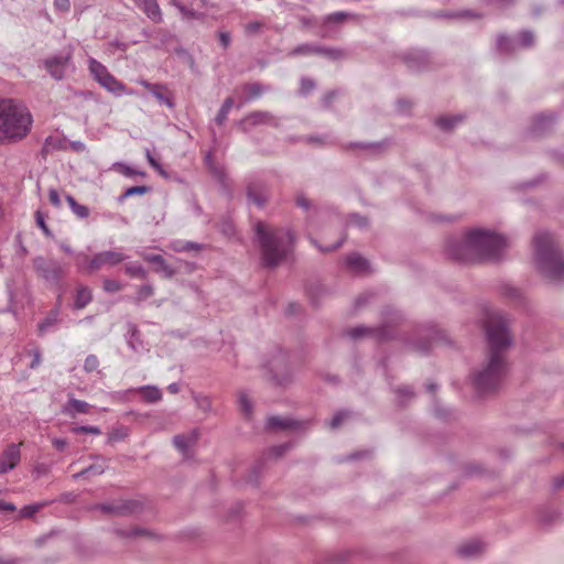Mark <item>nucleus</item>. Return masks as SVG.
Here are the masks:
<instances>
[{"mask_svg":"<svg viewBox=\"0 0 564 564\" xmlns=\"http://www.w3.org/2000/svg\"><path fill=\"white\" fill-rule=\"evenodd\" d=\"M446 256L460 263H480L494 254V230L470 227L451 236L444 245Z\"/></svg>","mask_w":564,"mask_h":564,"instance_id":"obj_1","label":"nucleus"},{"mask_svg":"<svg viewBox=\"0 0 564 564\" xmlns=\"http://www.w3.org/2000/svg\"><path fill=\"white\" fill-rule=\"evenodd\" d=\"M532 260L540 274L552 282L564 280V253L553 234L538 230L532 238Z\"/></svg>","mask_w":564,"mask_h":564,"instance_id":"obj_2","label":"nucleus"},{"mask_svg":"<svg viewBox=\"0 0 564 564\" xmlns=\"http://www.w3.org/2000/svg\"><path fill=\"white\" fill-rule=\"evenodd\" d=\"M261 259L265 267H276L286 258L293 245V236L289 229L273 228L262 221L254 225Z\"/></svg>","mask_w":564,"mask_h":564,"instance_id":"obj_3","label":"nucleus"},{"mask_svg":"<svg viewBox=\"0 0 564 564\" xmlns=\"http://www.w3.org/2000/svg\"><path fill=\"white\" fill-rule=\"evenodd\" d=\"M32 117L28 109L12 99L0 100V143L24 138Z\"/></svg>","mask_w":564,"mask_h":564,"instance_id":"obj_4","label":"nucleus"},{"mask_svg":"<svg viewBox=\"0 0 564 564\" xmlns=\"http://www.w3.org/2000/svg\"><path fill=\"white\" fill-rule=\"evenodd\" d=\"M482 315L479 324L487 339L488 356L486 367L473 377V386L478 397H484L494 386V315L489 307L484 310Z\"/></svg>","mask_w":564,"mask_h":564,"instance_id":"obj_5","label":"nucleus"},{"mask_svg":"<svg viewBox=\"0 0 564 564\" xmlns=\"http://www.w3.org/2000/svg\"><path fill=\"white\" fill-rule=\"evenodd\" d=\"M513 340L510 319L496 313V378L507 369L503 354L512 347Z\"/></svg>","mask_w":564,"mask_h":564,"instance_id":"obj_6","label":"nucleus"},{"mask_svg":"<svg viewBox=\"0 0 564 564\" xmlns=\"http://www.w3.org/2000/svg\"><path fill=\"white\" fill-rule=\"evenodd\" d=\"M40 67L45 69L53 79L63 80L76 69L73 62V51L68 48L48 55L40 62Z\"/></svg>","mask_w":564,"mask_h":564,"instance_id":"obj_7","label":"nucleus"},{"mask_svg":"<svg viewBox=\"0 0 564 564\" xmlns=\"http://www.w3.org/2000/svg\"><path fill=\"white\" fill-rule=\"evenodd\" d=\"M33 267L36 273L46 281L57 282L63 274V267L53 259L37 257L33 260Z\"/></svg>","mask_w":564,"mask_h":564,"instance_id":"obj_8","label":"nucleus"},{"mask_svg":"<svg viewBox=\"0 0 564 564\" xmlns=\"http://www.w3.org/2000/svg\"><path fill=\"white\" fill-rule=\"evenodd\" d=\"M128 257L118 250H106L96 253L89 261L90 271L99 270L102 267H115L126 260Z\"/></svg>","mask_w":564,"mask_h":564,"instance_id":"obj_9","label":"nucleus"},{"mask_svg":"<svg viewBox=\"0 0 564 564\" xmlns=\"http://www.w3.org/2000/svg\"><path fill=\"white\" fill-rule=\"evenodd\" d=\"M140 505L134 500H119L108 503L96 505L95 509L115 516H127L134 513Z\"/></svg>","mask_w":564,"mask_h":564,"instance_id":"obj_10","label":"nucleus"},{"mask_svg":"<svg viewBox=\"0 0 564 564\" xmlns=\"http://www.w3.org/2000/svg\"><path fill=\"white\" fill-rule=\"evenodd\" d=\"M534 43V35L530 31L521 32L517 39H509L505 35L499 36L497 45L503 51H514L516 48H525L532 46Z\"/></svg>","mask_w":564,"mask_h":564,"instance_id":"obj_11","label":"nucleus"},{"mask_svg":"<svg viewBox=\"0 0 564 564\" xmlns=\"http://www.w3.org/2000/svg\"><path fill=\"white\" fill-rule=\"evenodd\" d=\"M347 335L354 339L361 337H372L378 340H386L392 336V333L388 330L386 326L367 327L360 325L348 329Z\"/></svg>","mask_w":564,"mask_h":564,"instance_id":"obj_12","label":"nucleus"},{"mask_svg":"<svg viewBox=\"0 0 564 564\" xmlns=\"http://www.w3.org/2000/svg\"><path fill=\"white\" fill-rule=\"evenodd\" d=\"M21 459L20 444H10L0 454V475L12 470Z\"/></svg>","mask_w":564,"mask_h":564,"instance_id":"obj_13","label":"nucleus"},{"mask_svg":"<svg viewBox=\"0 0 564 564\" xmlns=\"http://www.w3.org/2000/svg\"><path fill=\"white\" fill-rule=\"evenodd\" d=\"M139 392L144 402L155 403L162 399L161 390L155 386H142L135 389H129L124 392H115L112 393V398L115 399H123L127 394Z\"/></svg>","mask_w":564,"mask_h":564,"instance_id":"obj_14","label":"nucleus"},{"mask_svg":"<svg viewBox=\"0 0 564 564\" xmlns=\"http://www.w3.org/2000/svg\"><path fill=\"white\" fill-rule=\"evenodd\" d=\"M280 123L279 119L274 117L269 111H254L248 115L243 120H241V126L254 127L258 124H269L272 127H278Z\"/></svg>","mask_w":564,"mask_h":564,"instance_id":"obj_15","label":"nucleus"},{"mask_svg":"<svg viewBox=\"0 0 564 564\" xmlns=\"http://www.w3.org/2000/svg\"><path fill=\"white\" fill-rule=\"evenodd\" d=\"M133 2L153 22L163 21L162 11L156 0H133Z\"/></svg>","mask_w":564,"mask_h":564,"instance_id":"obj_16","label":"nucleus"},{"mask_svg":"<svg viewBox=\"0 0 564 564\" xmlns=\"http://www.w3.org/2000/svg\"><path fill=\"white\" fill-rule=\"evenodd\" d=\"M304 422L295 421L290 417L270 416L267 421V427L270 430H292L303 429Z\"/></svg>","mask_w":564,"mask_h":564,"instance_id":"obj_17","label":"nucleus"},{"mask_svg":"<svg viewBox=\"0 0 564 564\" xmlns=\"http://www.w3.org/2000/svg\"><path fill=\"white\" fill-rule=\"evenodd\" d=\"M100 86L117 97L133 94L132 90H128L127 87L110 73L104 78Z\"/></svg>","mask_w":564,"mask_h":564,"instance_id":"obj_18","label":"nucleus"},{"mask_svg":"<svg viewBox=\"0 0 564 564\" xmlns=\"http://www.w3.org/2000/svg\"><path fill=\"white\" fill-rule=\"evenodd\" d=\"M346 265L351 272L356 274H364L370 270L368 260L361 257L359 253H351L347 256Z\"/></svg>","mask_w":564,"mask_h":564,"instance_id":"obj_19","label":"nucleus"},{"mask_svg":"<svg viewBox=\"0 0 564 564\" xmlns=\"http://www.w3.org/2000/svg\"><path fill=\"white\" fill-rule=\"evenodd\" d=\"M197 433L196 431H193L188 434H180V435H176L174 436L173 438V443L175 445V447L182 453V454H186L187 451L196 443L197 441Z\"/></svg>","mask_w":564,"mask_h":564,"instance_id":"obj_20","label":"nucleus"},{"mask_svg":"<svg viewBox=\"0 0 564 564\" xmlns=\"http://www.w3.org/2000/svg\"><path fill=\"white\" fill-rule=\"evenodd\" d=\"M91 405L86 401L70 398L64 406V412L74 416L75 414H87L89 413Z\"/></svg>","mask_w":564,"mask_h":564,"instance_id":"obj_21","label":"nucleus"},{"mask_svg":"<svg viewBox=\"0 0 564 564\" xmlns=\"http://www.w3.org/2000/svg\"><path fill=\"white\" fill-rule=\"evenodd\" d=\"M485 545L480 540H470L459 546L458 553L464 557H474L480 554Z\"/></svg>","mask_w":564,"mask_h":564,"instance_id":"obj_22","label":"nucleus"},{"mask_svg":"<svg viewBox=\"0 0 564 564\" xmlns=\"http://www.w3.org/2000/svg\"><path fill=\"white\" fill-rule=\"evenodd\" d=\"M88 69L93 78L100 85L104 78L109 75L107 67L98 62L96 58L90 57L88 59Z\"/></svg>","mask_w":564,"mask_h":564,"instance_id":"obj_23","label":"nucleus"},{"mask_svg":"<svg viewBox=\"0 0 564 564\" xmlns=\"http://www.w3.org/2000/svg\"><path fill=\"white\" fill-rule=\"evenodd\" d=\"M93 300L91 291L89 288L79 285L76 290L74 308L83 310Z\"/></svg>","mask_w":564,"mask_h":564,"instance_id":"obj_24","label":"nucleus"},{"mask_svg":"<svg viewBox=\"0 0 564 564\" xmlns=\"http://www.w3.org/2000/svg\"><path fill=\"white\" fill-rule=\"evenodd\" d=\"M511 246L512 241L509 237L496 231V262L508 253Z\"/></svg>","mask_w":564,"mask_h":564,"instance_id":"obj_25","label":"nucleus"},{"mask_svg":"<svg viewBox=\"0 0 564 564\" xmlns=\"http://www.w3.org/2000/svg\"><path fill=\"white\" fill-rule=\"evenodd\" d=\"M463 115L443 116L437 119L436 124L442 130L449 131L463 122Z\"/></svg>","mask_w":564,"mask_h":564,"instance_id":"obj_26","label":"nucleus"},{"mask_svg":"<svg viewBox=\"0 0 564 564\" xmlns=\"http://www.w3.org/2000/svg\"><path fill=\"white\" fill-rule=\"evenodd\" d=\"M499 294L508 300H514L520 296V291L505 281L496 283V295Z\"/></svg>","mask_w":564,"mask_h":564,"instance_id":"obj_27","label":"nucleus"},{"mask_svg":"<svg viewBox=\"0 0 564 564\" xmlns=\"http://www.w3.org/2000/svg\"><path fill=\"white\" fill-rule=\"evenodd\" d=\"M48 505H50V501L44 500V501H40V502H35V503H31V505L24 506L19 511V518L20 519H31V518H33V516L35 513L40 512L41 510H43Z\"/></svg>","mask_w":564,"mask_h":564,"instance_id":"obj_28","label":"nucleus"},{"mask_svg":"<svg viewBox=\"0 0 564 564\" xmlns=\"http://www.w3.org/2000/svg\"><path fill=\"white\" fill-rule=\"evenodd\" d=\"M269 371L271 372V380L274 381L276 384H284L288 380L286 377H280L279 370L280 368H284L282 357L274 358L269 364Z\"/></svg>","mask_w":564,"mask_h":564,"instance_id":"obj_29","label":"nucleus"},{"mask_svg":"<svg viewBox=\"0 0 564 564\" xmlns=\"http://www.w3.org/2000/svg\"><path fill=\"white\" fill-rule=\"evenodd\" d=\"M160 104L167 106L169 108L174 107L173 96L163 85H158L156 89L151 93Z\"/></svg>","mask_w":564,"mask_h":564,"instance_id":"obj_30","label":"nucleus"},{"mask_svg":"<svg viewBox=\"0 0 564 564\" xmlns=\"http://www.w3.org/2000/svg\"><path fill=\"white\" fill-rule=\"evenodd\" d=\"M318 55H322L330 61H338L347 57L345 50L339 47H326L319 45Z\"/></svg>","mask_w":564,"mask_h":564,"instance_id":"obj_31","label":"nucleus"},{"mask_svg":"<svg viewBox=\"0 0 564 564\" xmlns=\"http://www.w3.org/2000/svg\"><path fill=\"white\" fill-rule=\"evenodd\" d=\"M105 469H106L105 462L96 463V464H93L89 467L83 469L82 471L76 473L75 475H73V478L79 479L85 476H98V475H101L105 471Z\"/></svg>","mask_w":564,"mask_h":564,"instance_id":"obj_32","label":"nucleus"},{"mask_svg":"<svg viewBox=\"0 0 564 564\" xmlns=\"http://www.w3.org/2000/svg\"><path fill=\"white\" fill-rule=\"evenodd\" d=\"M319 45L317 44H300L296 47H294L289 55L290 56H297V55H318Z\"/></svg>","mask_w":564,"mask_h":564,"instance_id":"obj_33","label":"nucleus"},{"mask_svg":"<svg viewBox=\"0 0 564 564\" xmlns=\"http://www.w3.org/2000/svg\"><path fill=\"white\" fill-rule=\"evenodd\" d=\"M66 202L70 207L72 212L80 219H85L89 216V209L85 205L78 204L75 198L70 195L66 196Z\"/></svg>","mask_w":564,"mask_h":564,"instance_id":"obj_34","label":"nucleus"},{"mask_svg":"<svg viewBox=\"0 0 564 564\" xmlns=\"http://www.w3.org/2000/svg\"><path fill=\"white\" fill-rule=\"evenodd\" d=\"M232 106H234V99L231 97H228L227 99H225V101L223 102V105L215 118L216 122L219 126H221L226 121L227 116L230 112Z\"/></svg>","mask_w":564,"mask_h":564,"instance_id":"obj_35","label":"nucleus"},{"mask_svg":"<svg viewBox=\"0 0 564 564\" xmlns=\"http://www.w3.org/2000/svg\"><path fill=\"white\" fill-rule=\"evenodd\" d=\"M58 314H59V310L58 307H56L55 310H53L48 316L42 322L40 323L39 325V332L41 334H44L45 332H47V329L50 327H52L53 325H55L58 321Z\"/></svg>","mask_w":564,"mask_h":564,"instance_id":"obj_36","label":"nucleus"},{"mask_svg":"<svg viewBox=\"0 0 564 564\" xmlns=\"http://www.w3.org/2000/svg\"><path fill=\"white\" fill-rule=\"evenodd\" d=\"M124 288V284L120 283L117 280L113 279H104L102 281V289L107 293H117L121 291Z\"/></svg>","mask_w":564,"mask_h":564,"instance_id":"obj_37","label":"nucleus"},{"mask_svg":"<svg viewBox=\"0 0 564 564\" xmlns=\"http://www.w3.org/2000/svg\"><path fill=\"white\" fill-rule=\"evenodd\" d=\"M239 405L243 415L250 417L252 414V403L245 392H240L239 394Z\"/></svg>","mask_w":564,"mask_h":564,"instance_id":"obj_38","label":"nucleus"},{"mask_svg":"<svg viewBox=\"0 0 564 564\" xmlns=\"http://www.w3.org/2000/svg\"><path fill=\"white\" fill-rule=\"evenodd\" d=\"M150 191L148 186L140 185V186H132L127 188L121 196L119 197L120 200H123L128 197L134 196V195H143L147 194Z\"/></svg>","mask_w":564,"mask_h":564,"instance_id":"obj_39","label":"nucleus"},{"mask_svg":"<svg viewBox=\"0 0 564 564\" xmlns=\"http://www.w3.org/2000/svg\"><path fill=\"white\" fill-rule=\"evenodd\" d=\"M154 294V290L150 284L142 285L134 297L135 303H141Z\"/></svg>","mask_w":564,"mask_h":564,"instance_id":"obj_40","label":"nucleus"},{"mask_svg":"<svg viewBox=\"0 0 564 564\" xmlns=\"http://www.w3.org/2000/svg\"><path fill=\"white\" fill-rule=\"evenodd\" d=\"M113 167L117 169L121 174H123L127 177H132L134 175L144 176L145 173L141 171H137L133 167L126 165L123 163H115Z\"/></svg>","mask_w":564,"mask_h":564,"instance_id":"obj_41","label":"nucleus"},{"mask_svg":"<svg viewBox=\"0 0 564 564\" xmlns=\"http://www.w3.org/2000/svg\"><path fill=\"white\" fill-rule=\"evenodd\" d=\"M124 271L127 274H129L131 276L145 278V275H147V271L143 269L142 265H140L138 263L127 264L124 267Z\"/></svg>","mask_w":564,"mask_h":564,"instance_id":"obj_42","label":"nucleus"},{"mask_svg":"<svg viewBox=\"0 0 564 564\" xmlns=\"http://www.w3.org/2000/svg\"><path fill=\"white\" fill-rule=\"evenodd\" d=\"M99 368V359L96 355H88L84 362V370L86 372L97 371Z\"/></svg>","mask_w":564,"mask_h":564,"instance_id":"obj_43","label":"nucleus"},{"mask_svg":"<svg viewBox=\"0 0 564 564\" xmlns=\"http://www.w3.org/2000/svg\"><path fill=\"white\" fill-rule=\"evenodd\" d=\"M348 15L349 14L344 11H337V12L330 13L325 18V24L340 23V22L345 21L348 18Z\"/></svg>","mask_w":564,"mask_h":564,"instance_id":"obj_44","label":"nucleus"},{"mask_svg":"<svg viewBox=\"0 0 564 564\" xmlns=\"http://www.w3.org/2000/svg\"><path fill=\"white\" fill-rule=\"evenodd\" d=\"M312 242L323 252L333 251L337 248H339L344 242V237H340L338 240H336L334 243L330 245H321L317 243L315 239H312Z\"/></svg>","mask_w":564,"mask_h":564,"instance_id":"obj_45","label":"nucleus"},{"mask_svg":"<svg viewBox=\"0 0 564 564\" xmlns=\"http://www.w3.org/2000/svg\"><path fill=\"white\" fill-rule=\"evenodd\" d=\"M72 432L74 434H82V433H88L94 435L101 434V431L97 426H88V425H82V426H75L72 429Z\"/></svg>","mask_w":564,"mask_h":564,"instance_id":"obj_46","label":"nucleus"},{"mask_svg":"<svg viewBox=\"0 0 564 564\" xmlns=\"http://www.w3.org/2000/svg\"><path fill=\"white\" fill-rule=\"evenodd\" d=\"M205 162H206V165L208 166V169L210 170V172L219 180H221L223 177V170L218 166H216L213 162V155L212 153H208L206 156H205Z\"/></svg>","mask_w":564,"mask_h":564,"instance_id":"obj_47","label":"nucleus"},{"mask_svg":"<svg viewBox=\"0 0 564 564\" xmlns=\"http://www.w3.org/2000/svg\"><path fill=\"white\" fill-rule=\"evenodd\" d=\"M395 392L401 403H404L414 395L413 390L408 386L398 388Z\"/></svg>","mask_w":564,"mask_h":564,"instance_id":"obj_48","label":"nucleus"},{"mask_svg":"<svg viewBox=\"0 0 564 564\" xmlns=\"http://www.w3.org/2000/svg\"><path fill=\"white\" fill-rule=\"evenodd\" d=\"M145 156L149 162V164L156 170L161 175H166L165 171L163 170L162 165L158 162V160L152 155L151 151L149 149L145 150Z\"/></svg>","mask_w":564,"mask_h":564,"instance_id":"obj_49","label":"nucleus"},{"mask_svg":"<svg viewBox=\"0 0 564 564\" xmlns=\"http://www.w3.org/2000/svg\"><path fill=\"white\" fill-rule=\"evenodd\" d=\"M249 99L259 97L263 93V87L260 84H250L246 87Z\"/></svg>","mask_w":564,"mask_h":564,"instance_id":"obj_50","label":"nucleus"},{"mask_svg":"<svg viewBox=\"0 0 564 564\" xmlns=\"http://www.w3.org/2000/svg\"><path fill=\"white\" fill-rule=\"evenodd\" d=\"M291 444L290 443H284V444H281V445H278V446H274L272 447L270 451H269V455L270 456H273V457H280L282 456L285 452H288L290 448H291Z\"/></svg>","mask_w":564,"mask_h":564,"instance_id":"obj_51","label":"nucleus"},{"mask_svg":"<svg viewBox=\"0 0 564 564\" xmlns=\"http://www.w3.org/2000/svg\"><path fill=\"white\" fill-rule=\"evenodd\" d=\"M348 417V412H345V411H340V412H337L330 420L329 422V426L332 429H337L338 426H340V424L343 423V421Z\"/></svg>","mask_w":564,"mask_h":564,"instance_id":"obj_52","label":"nucleus"},{"mask_svg":"<svg viewBox=\"0 0 564 564\" xmlns=\"http://www.w3.org/2000/svg\"><path fill=\"white\" fill-rule=\"evenodd\" d=\"M156 271L161 272L165 278H172L175 274V270L164 259L162 264L156 265Z\"/></svg>","mask_w":564,"mask_h":564,"instance_id":"obj_53","label":"nucleus"},{"mask_svg":"<svg viewBox=\"0 0 564 564\" xmlns=\"http://www.w3.org/2000/svg\"><path fill=\"white\" fill-rule=\"evenodd\" d=\"M128 435L127 429L121 427L113 430L109 435V442H118L123 440Z\"/></svg>","mask_w":564,"mask_h":564,"instance_id":"obj_54","label":"nucleus"},{"mask_svg":"<svg viewBox=\"0 0 564 564\" xmlns=\"http://www.w3.org/2000/svg\"><path fill=\"white\" fill-rule=\"evenodd\" d=\"M315 87V83L311 78L303 77L301 80V93L306 95Z\"/></svg>","mask_w":564,"mask_h":564,"instance_id":"obj_55","label":"nucleus"},{"mask_svg":"<svg viewBox=\"0 0 564 564\" xmlns=\"http://www.w3.org/2000/svg\"><path fill=\"white\" fill-rule=\"evenodd\" d=\"M54 9L58 12H68L70 10L69 0H54Z\"/></svg>","mask_w":564,"mask_h":564,"instance_id":"obj_56","label":"nucleus"},{"mask_svg":"<svg viewBox=\"0 0 564 564\" xmlns=\"http://www.w3.org/2000/svg\"><path fill=\"white\" fill-rule=\"evenodd\" d=\"M429 336H430V340H433V341H441V340H445V333L441 329H437V328H431L429 329Z\"/></svg>","mask_w":564,"mask_h":564,"instance_id":"obj_57","label":"nucleus"},{"mask_svg":"<svg viewBox=\"0 0 564 564\" xmlns=\"http://www.w3.org/2000/svg\"><path fill=\"white\" fill-rule=\"evenodd\" d=\"M35 221L37 224V226L43 230V232L46 235V236H51V231L50 229L47 228L46 224H45V219H44V216L42 215L41 212H36L35 213Z\"/></svg>","mask_w":564,"mask_h":564,"instance_id":"obj_58","label":"nucleus"},{"mask_svg":"<svg viewBox=\"0 0 564 564\" xmlns=\"http://www.w3.org/2000/svg\"><path fill=\"white\" fill-rule=\"evenodd\" d=\"M180 13L183 15V18L200 19L203 17L202 13H199L193 9H188L185 6H183V8H181Z\"/></svg>","mask_w":564,"mask_h":564,"instance_id":"obj_59","label":"nucleus"},{"mask_svg":"<svg viewBox=\"0 0 564 564\" xmlns=\"http://www.w3.org/2000/svg\"><path fill=\"white\" fill-rule=\"evenodd\" d=\"M48 199L53 206H55V207L61 206V197H59L58 192L55 188H51L48 191Z\"/></svg>","mask_w":564,"mask_h":564,"instance_id":"obj_60","label":"nucleus"},{"mask_svg":"<svg viewBox=\"0 0 564 564\" xmlns=\"http://www.w3.org/2000/svg\"><path fill=\"white\" fill-rule=\"evenodd\" d=\"M141 256H142V258H143L145 261H148V262H150V263H153V264H156V265L162 264V263H163V259H164V258H163L162 256H160V254H147V253H142Z\"/></svg>","mask_w":564,"mask_h":564,"instance_id":"obj_61","label":"nucleus"},{"mask_svg":"<svg viewBox=\"0 0 564 564\" xmlns=\"http://www.w3.org/2000/svg\"><path fill=\"white\" fill-rule=\"evenodd\" d=\"M248 198L259 207L264 205V199L260 195L254 194L250 188L248 189Z\"/></svg>","mask_w":564,"mask_h":564,"instance_id":"obj_62","label":"nucleus"},{"mask_svg":"<svg viewBox=\"0 0 564 564\" xmlns=\"http://www.w3.org/2000/svg\"><path fill=\"white\" fill-rule=\"evenodd\" d=\"M261 28H262V23L254 21V22H250V23L246 24L245 31L248 34H253V33L259 32Z\"/></svg>","mask_w":564,"mask_h":564,"instance_id":"obj_63","label":"nucleus"},{"mask_svg":"<svg viewBox=\"0 0 564 564\" xmlns=\"http://www.w3.org/2000/svg\"><path fill=\"white\" fill-rule=\"evenodd\" d=\"M350 224L356 225V226L362 228V227H367L368 221H367L366 218H364V217H361L359 215H352L351 219H350Z\"/></svg>","mask_w":564,"mask_h":564,"instance_id":"obj_64","label":"nucleus"}]
</instances>
